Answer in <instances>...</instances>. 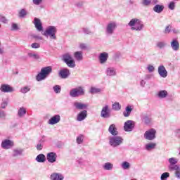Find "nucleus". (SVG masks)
Masks as SVG:
<instances>
[{"instance_id": "obj_28", "label": "nucleus", "mask_w": 180, "mask_h": 180, "mask_svg": "<svg viewBox=\"0 0 180 180\" xmlns=\"http://www.w3.org/2000/svg\"><path fill=\"white\" fill-rule=\"evenodd\" d=\"M24 150L22 148H15L13 150V157H19L23 154Z\"/></svg>"}, {"instance_id": "obj_15", "label": "nucleus", "mask_w": 180, "mask_h": 180, "mask_svg": "<svg viewBox=\"0 0 180 180\" xmlns=\"http://www.w3.org/2000/svg\"><path fill=\"white\" fill-rule=\"evenodd\" d=\"M169 165L168 167L169 171H171V169H173L172 168H175V167H179V165H176V164H178V159L175 158H171L168 159Z\"/></svg>"}, {"instance_id": "obj_50", "label": "nucleus", "mask_w": 180, "mask_h": 180, "mask_svg": "<svg viewBox=\"0 0 180 180\" xmlns=\"http://www.w3.org/2000/svg\"><path fill=\"white\" fill-rule=\"evenodd\" d=\"M19 30V27H18V24L16 23H13L11 25V30L14 31V30Z\"/></svg>"}, {"instance_id": "obj_23", "label": "nucleus", "mask_w": 180, "mask_h": 180, "mask_svg": "<svg viewBox=\"0 0 180 180\" xmlns=\"http://www.w3.org/2000/svg\"><path fill=\"white\" fill-rule=\"evenodd\" d=\"M12 146V142L9 139H6L2 141L1 143V147L2 148H4L6 150H8V148H10Z\"/></svg>"}, {"instance_id": "obj_37", "label": "nucleus", "mask_w": 180, "mask_h": 180, "mask_svg": "<svg viewBox=\"0 0 180 180\" xmlns=\"http://www.w3.org/2000/svg\"><path fill=\"white\" fill-rule=\"evenodd\" d=\"M156 47H158V49H165V47H167V44L165 41H158L156 44Z\"/></svg>"}, {"instance_id": "obj_30", "label": "nucleus", "mask_w": 180, "mask_h": 180, "mask_svg": "<svg viewBox=\"0 0 180 180\" xmlns=\"http://www.w3.org/2000/svg\"><path fill=\"white\" fill-rule=\"evenodd\" d=\"M170 171H175L174 175L176 178H177L178 179H180V167L179 166H175Z\"/></svg>"}, {"instance_id": "obj_42", "label": "nucleus", "mask_w": 180, "mask_h": 180, "mask_svg": "<svg viewBox=\"0 0 180 180\" xmlns=\"http://www.w3.org/2000/svg\"><path fill=\"white\" fill-rule=\"evenodd\" d=\"M169 178V174L168 172H165L161 174L160 179L161 180H167Z\"/></svg>"}, {"instance_id": "obj_61", "label": "nucleus", "mask_w": 180, "mask_h": 180, "mask_svg": "<svg viewBox=\"0 0 180 180\" xmlns=\"http://www.w3.org/2000/svg\"><path fill=\"white\" fill-rule=\"evenodd\" d=\"M175 133H176V134H178L179 137H180V129H176Z\"/></svg>"}, {"instance_id": "obj_5", "label": "nucleus", "mask_w": 180, "mask_h": 180, "mask_svg": "<svg viewBox=\"0 0 180 180\" xmlns=\"http://www.w3.org/2000/svg\"><path fill=\"white\" fill-rule=\"evenodd\" d=\"M84 95L85 90L84 88H82V86L72 89L70 91V96L72 98H78L79 96H84Z\"/></svg>"}, {"instance_id": "obj_19", "label": "nucleus", "mask_w": 180, "mask_h": 180, "mask_svg": "<svg viewBox=\"0 0 180 180\" xmlns=\"http://www.w3.org/2000/svg\"><path fill=\"white\" fill-rule=\"evenodd\" d=\"M34 25L37 30H38V32H41V30H43V25L41 24V21L40 20V19H39L37 18H34Z\"/></svg>"}, {"instance_id": "obj_53", "label": "nucleus", "mask_w": 180, "mask_h": 180, "mask_svg": "<svg viewBox=\"0 0 180 180\" xmlns=\"http://www.w3.org/2000/svg\"><path fill=\"white\" fill-rule=\"evenodd\" d=\"M0 22H2L3 23H7L8 20L5 16L0 15Z\"/></svg>"}, {"instance_id": "obj_48", "label": "nucleus", "mask_w": 180, "mask_h": 180, "mask_svg": "<svg viewBox=\"0 0 180 180\" xmlns=\"http://www.w3.org/2000/svg\"><path fill=\"white\" fill-rule=\"evenodd\" d=\"M142 5L144 6H149V5H151V0H143Z\"/></svg>"}, {"instance_id": "obj_55", "label": "nucleus", "mask_w": 180, "mask_h": 180, "mask_svg": "<svg viewBox=\"0 0 180 180\" xmlns=\"http://www.w3.org/2000/svg\"><path fill=\"white\" fill-rule=\"evenodd\" d=\"M171 32V25H168L166 27L165 33L168 34Z\"/></svg>"}, {"instance_id": "obj_4", "label": "nucleus", "mask_w": 180, "mask_h": 180, "mask_svg": "<svg viewBox=\"0 0 180 180\" xmlns=\"http://www.w3.org/2000/svg\"><path fill=\"white\" fill-rule=\"evenodd\" d=\"M109 144L111 147H113V148L119 147V146L123 144V138L117 135L111 136L109 138Z\"/></svg>"}, {"instance_id": "obj_64", "label": "nucleus", "mask_w": 180, "mask_h": 180, "mask_svg": "<svg viewBox=\"0 0 180 180\" xmlns=\"http://www.w3.org/2000/svg\"><path fill=\"white\" fill-rule=\"evenodd\" d=\"M35 39H39V40H42L43 38L41 37H39V36H35L34 37Z\"/></svg>"}, {"instance_id": "obj_47", "label": "nucleus", "mask_w": 180, "mask_h": 180, "mask_svg": "<svg viewBox=\"0 0 180 180\" xmlns=\"http://www.w3.org/2000/svg\"><path fill=\"white\" fill-rule=\"evenodd\" d=\"M53 91L55 94H60L61 92V86H60L59 85L54 86Z\"/></svg>"}, {"instance_id": "obj_35", "label": "nucleus", "mask_w": 180, "mask_h": 180, "mask_svg": "<svg viewBox=\"0 0 180 180\" xmlns=\"http://www.w3.org/2000/svg\"><path fill=\"white\" fill-rule=\"evenodd\" d=\"M18 115L19 117H23L26 115V108L22 107L18 110Z\"/></svg>"}, {"instance_id": "obj_32", "label": "nucleus", "mask_w": 180, "mask_h": 180, "mask_svg": "<svg viewBox=\"0 0 180 180\" xmlns=\"http://www.w3.org/2000/svg\"><path fill=\"white\" fill-rule=\"evenodd\" d=\"M36 161L37 162H46V155L43 153L38 155L36 158Z\"/></svg>"}, {"instance_id": "obj_43", "label": "nucleus", "mask_w": 180, "mask_h": 180, "mask_svg": "<svg viewBox=\"0 0 180 180\" xmlns=\"http://www.w3.org/2000/svg\"><path fill=\"white\" fill-rule=\"evenodd\" d=\"M82 31L84 33V34H92L93 32L91 30V29L88 28V27H83L82 28Z\"/></svg>"}, {"instance_id": "obj_49", "label": "nucleus", "mask_w": 180, "mask_h": 180, "mask_svg": "<svg viewBox=\"0 0 180 180\" xmlns=\"http://www.w3.org/2000/svg\"><path fill=\"white\" fill-rule=\"evenodd\" d=\"M169 9H171V11H174L175 9V2L171 1L168 6Z\"/></svg>"}, {"instance_id": "obj_57", "label": "nucleus", "mask_w": 180, "mask_h": 180, "mask_svg": "<svg viewBox=\"0 0 180 180\" xmlns=\"http://www.w3.org/2000/svg\"><path fill=\"white\" fill-rule=\"evenodd\" d=\"M37 150H38L39 151L43 150V145L41 143H38L37 145Z\"/></svg>"}, {"instance_id": "obj_56", "label": "nucleus", "mask_w": 180, "mask_h": 180, "mask_svg": "<svg viewBox=\"0 0 180 180\" xmlns=\"http://www.w3.org/2000/svg\"><path fill=\"white\" fill-rule=\"evenodd\" d=\"M6 117V113H5L4 111H0V118L5 119Z\"/></svg>"}, {"instance_id": "obj_38", "label": "nucleus", "mask_w": 180, "mask_h": 180, "mask_svg": "<svg viewBox=\"0 0 180 180\" xmlns=\"http://www.w3.org/2000/svg\"><path fill=\"white\" fill-rule=\"evenodd\" d=\"M27 15V11L25 8L21 9L18 13V18H25Z\"/></svg>"}, {"instance_id": "obj_8", "label": "nucleus", "mask_w": 180, "mask_h": 180, "mask_svg": "<svg viewBox=\"0 0 180 180\" xmlns=\"http://www.w3.org/2000/svg\"><path fill=\"white\" fill-rule=\"evenodd\" d=\"M117 27V24L115 22H109L105 28V33L106 34H109L111 36L113 33H115V30H116Z\"/></svg>"}, {"instance_id": "obj_26", "label": "nucleus", "mask_w": 180, "mask_h": 180, "mask_svg": "<svg viewBox=\"0 0 180 180\" xmlns=\"http://www.w3.org/2000/svg\"><path fill=\"white\" fill-rule=\"evenodd\" d=\"M142 122L144 124H150V123H153V118L148 117L147 114H145L142 117Z\"/></svg>"}, {"instance_id": "obj_41", "label": "nucleus", "mask_w": 180, "mask_h": 180, "mask_svg": "<svg viewBox=\"0 0 180 180\" xmlns=\"http://www.w3.org/2000/svg\"><path fill=\"white\" fill-rule=\"evenodd\" d=\"M76 141L77 144H82V143L84 142V136L79 135V136H77Z\"/></svg>"}, {"instance_id": "obj_31", "label": "nucleus", "mask_w": 180, "mask_h": 180, "mask_svg": "<svg viewBox=\"0 0 180 180\" xmlns=\"http://www.w3.org/2000/svg\"><path fill=\"white\" fill-rule=\"evenodd\" d=\"M103 168L105 171H112V169H113V164L111 162H106L103 165Z\"/></svg>"}, {"instance_id": "obj_21", "label": "nucleus", "mask_w": 180, "mask_h": 180, "mask_svg": "<svg viewBox=\"0 0 180 180\" xmlns=\"http://www.w3.org/2000/svg\"><path fill=\"white\" fill-rule=\"evenodd\" d=\"M108 131L112 134V136H117L119 132L117 131V129L116 128V125L115 124H111L108 128Z\"/></svg>"}, {"instance_id": "obj_17", "label": "nucleus", "mask_w": 180, "mask_h": 180, "mask_svg": "<svg viewBox=\"0 0 180 180\" xmlns=\"http://www.w3.org/2000/svg\"><path fill=\"white\" fill-rule=\"evenodd\" d=\"M60 120H61V117L60 115H56L50 118L48 123L49 124H57V123H60Z\"/></svg>"}, {"instance_id": "obj_18", "label": "nucleus", "mask_w": 180, "mask_h": 180, "mask_svg": "<svg viewBox=\"0 0 180 180\" xmlns=\"http://www.w3.org/2000/svg\"><path fill=\"white\" fill-rule=\"evenodd\" d=\"M108 58H109V54L106 52L100 53L98 56V60L101 64H105V63L108 61Z\"/></svg>"}, {"instance_id": "obj_39", "label": "nucleus", "mask_w": 180, "mask_h": 180, "mask_svg": "<svg viewBox=\"0 0 180 180\" xmlns=\"http://www.w3.org/2000/svg\"><path fill=\"white\" fill-rule=\"evenodd\" d=\"M112 108L113 110H120V109H122V105H120V103L115 102L114 104H112Z\"/></svg>"}, {"instance_id": "obj_20", "label": "nucleus", "mask_w": 180, "mask_h": 180, "mask_svg": "<svg viewBox=\"0 0 180 180\" xmlns=\"http://www.w3.org/2000/svg\"><path fill=\"white\" fill-rule=\"evenodd\" d=\"M74 106L78 110H84V109H86V108H88V105L80 102H75Z\"/></svg>"}, {"instance_id": "obj_6", "label": "nucleus", "mask_w": 180, "mask_h": 180, "mask_svg": "<svg viewBox=\"0 0 180 180\" xmlns=\"http://www.w3.org/2000/svg\"><path fill=\"white\" fill-rule=\"evenodd\" d=\"M63 61H64L70 68H74L76 65L75 60H74L70 53H66L63 56Z\"/></svg>"}, {"instance_id": "obj_2", "label": "nucleus", "mask_w": 180, "mask_h": 180, "mask_svg": "<svg viewBox=\"0 0 180 180\" xmlns=\"http://www.w3.org/2000/svg\"><path fill=\"white\" fill-rule=\"evenodd\" d=\"M128 25L131 27V30H136V32H140L144 28V25L141 20L137 18L131 19Z\"/></svg>"}, {"instance_id": "obj_11", "label": "nucleus", "mask_w": 180, "mask_h": 180, "mask_svg": "<svg viewBox=\"0 0 180 180\" xmlns=\"http://www.w3.org/2000/svg\"><path fill=\"white\" fill-rule=\"evenodd\" d=\"M70 75V70L68 68L61 69L58 72V75L62 79H67Z\"/></svg>"}, {"instance_id": "obj_27", "label": "nucleus", "mask_w": 180, "mask_h": 180, "mask_svg": "<svg viewBox=\"0 0 180 180\" xmlns=\"http://www.w3.org/2000/svg\"><path fill=\"white\" fill-rule=\"evenodd\" d=\"M153 11L156 13H162V12L164 11V5H160V4H156L153 7Z\"/></svg>"}, {"instance_id": "obj_52", "label": "nucleus", "mask_w": 180, "mask_h": 180, "mask_svg": "<svg viewBox=\"0 0 180 180\" xmlns=\"http://www.w3.org/2000/svg\"><path fill=\"white\" fill-rule=\"evenodd\" d=\"M147 70L149 71V72H154L155 68L152 65H149L147 67Z\"/></svg>"}, {"instance_id": "obj_14", "label": "nucleus", "mask_w": 180, "mask_h": 180, "mask_svg": "<svg viewBox=\"0 0 180 180\" xmlns=\"http://www.w3.org/2000/svg\"><path fill=\"white\" fill-rule=\"evenodd\" d=\"M0 91L4 92V94H8L9 92H13V88L10 86L9 84H1L0 87Z\"/></svg>"}, {"instance_id": "obj_12", "label": "nucleus", "mask_w": 180, "mask_h": 180, "mask_svg": "<svg viewBox=\"0 0 180 180\" xmlns=\"http://www.w3.org/2000/svg\"><path fill=\"white\" fill-rule=\"evenodd\" d=\"M46 160L48 162L53 164V162H56V161H57V153L54 152L49 153L46 155Z\"/></svg>"}, {"instance_id": "obj_58", "label": "nucleus", "mask_w": 180, "mask_h": 180, "mask_svg": "<svg viewBox=\"0 0 180 180\" xmlns=\"http://www.w3.org/2000/svg\"><path fill=\"white\" fill-rule=\"evenodd\" d=\"M6 106H8V103H6V101L3 102L1 105L2 109H5Z\"/></svg>"}, {"instance_id": "obj_54", "label": "nucleus", "mask_w": 180, "mask_h": 180, "mask_svg": "<svg viewBox=\"0 0 180 180\" xmlns=\"http://www.w3.org/2000/svg\"><path fill=\"white\" fill-rule=\"evenodd\" d=\"M32 2L34 5H40L43 2V0H32Z\"/></svg>"}, {"instance_id": "obj_60", "label": "nucleus", "mask_w": 180, "mask_h": 180, "mask_svg": "<svg viewBox=\"0 0 180 180\" xmlns=\"http://www.w3.org/2000/svg\"><path fill=\"white\" fill-rule=\"evenodd\" d=\"M160 3V1L158 0H151V4L152 5H158V4Z\"/></svg>"}, {"instance_id": "obj_29", "label": "nucleus", "mask_w": 180, "mask_h": 180, "mask_svg": "<svg viewBox=\"0 0 180 180\" xmlns=\"http://www.w3.org/2000/svg\"><path fill=\"white\" fill-rule=\"evenodd\" d=\"M132 110H133V108L130 107V105L127 106L125 108V111H124L123 112V115L124 116V117H129Z\"/></svg>"}, {"instance_id": "obj_62", "label": "nucleus", "mask_w": 180, "mask_h": 180, "mask_svg": "<svg viewBox=\"0 0 180 180\" xmlns=\"http://www.w3.org/2000/svg\"><path fill=\"white\" fill-rule=\"evenodd\" d=\"M144 85H146V81L141 80V86H144Z\"/></svg>"}, {"instance_id": "obj_45", "label": "nucleus", "mask_w": 180, "mask_h": 180, "mask_svg": "<svg viewBox=\"0 0 180 180\" xmlns=\"http://www.w3.org/2000/svg\"><path fill=\"white\" fill-rule=\"evenodd\" d=\"M28 56L31 58H34L35 60H39V58H40V56L38 54L33 53H29Z\"/></svg>"}, {"instance_id": "obj_44", "label": "nucleus", "mask_w": 180, "mask_h": 180, "mask_svg": "<svg viewBox=\"0 0 180 180\" xmlns=\"http://www.w3.org/2000/svg\"><path fill=\"white\" fill-rule=\"evenodd\" d=\"M122 168H123V169H129V168H130V163H129V162H124L122 164Z\"/></svg>"}, {"instance_id": "obj_59", "label": "nucleus", "mask_w": 180, "mask_h": 180, "mask_svg": "<svg viewBox=\"0 0 180 180\" xmlns=\"http://www.w3.org/2000/svg\"><path fill=\"white\" fill-rule=\"evenodd\" d=\"M79 48L82 50H85V49H86V44H80Z\"/></svg>"}, {"instance_id": "obj_10", "label": "nucleus", "mask_w": 180, "mask_h": 180, "mask_svg": "<svg viewBox=\"0 0 180 180\" xmlns=\"http://www.w3.org/2000/svg\"><path fill=\"white\" fill-rule=\"evenodd\" d=\"M135 123L133 120H127L124 124V131H132L134 129Z\"/></svg>"}, {"instance_id": "obj_40", "label": "nucleus", "mask_w": 180, "mask_h": 180, "mask_svg": "<svg viewBox=\"0 0 180 180\" xmlns=\"http://www.w3.org/2000/svg\"><path fill=\"white\" fill-rule=\"evenodd\" d=\"M102 92V90L99 88H95V87H91L90 89V93L94 94H99Z\"/></svg>"}, {"instance_id": "obj_51", "label": "nucleus", "mask_w": 180, "mask_h": 180, "mask_svg": "<svg viewBox=\"0 0 180 180\" xmlns=\"http://www.w3.org/2000/svg\"><path fill=\"white\" fill-rule=\"evenodd\" d=\"M31 47H32V49H39L40 44L34 42V43L32 44Z\"/></svg>"}, {"instance_id": "obj_9", "label": "nucleus", "mask_w": 180, "mask_h": 180, "mask_svg": "<svg viewBox=\"0 0 180 180\" xmlns=\"http://www.w3.org/2000/svg\"><path fill=\"white\" fill-rule=\"evenodd\" d=\"M112 116L110 113V108H109V105H106L103 107L101 112V117L103 119H109Z\"/></svg>"}, {"instance_id": "obj_25", "label": "nucleus", "mask_w": 180, "mask_h": 180, "mask_svg": "<svg viewBox=\"0 0 180 180\" xmlns=\"http://www.w3.org/2000/svg\"><path fill=\"white\" fill-rule=\"evenodd\" d=\"M117 72L115 68H108L106 70V75L108 77H115L116 75Z\"/></svg>"}, {"instance_id": "obj_22", "label": "nucleus", "mask_w": 180, "mask_h": 180, "mask_svg": "<svg viewBox=\"0 0 180 180\" xmlns=\"http://www.w3.org/2000/svg\"><path fill=\"white\" fill-rule=\"evenodd\" d=\"M50 178L51 180H64V176L60 173H53Z\"/></svg>"}, {"instance_id": "obj_33", "label": "nucleus", "mask_w": 180, "mask_h": 180, "mask_svg": "<svg viewBox=\"0 0 180 180\" xmlns=\"http://www.w3.org/2000/svg\"><path fill=\"white\" fill-rule=\"evenodd\" d=\"M155 147H157V143H149L145 146V148L146 150H147V151H150V150H154Z\"/></svg>"}, {"instance_id": "obj_7", "label": "nucleus", "mask_w": 180, "mask_h": 180, "mask_svg": "<svg viewBox=\"0 0 180 180\" xmlns=\"http://www.w3.org/2000/svg\"><path fill=\"white\" fill-rule=\"evenodd\" d=\"M156 134L157 130H155L154 128H151L144 133L143 137L146 140L153 141V140H155L157 138Z\"/></svg>"}, {"instance_id": "obj_24", "label": "nucleus", "mask_w": 180, "mask_h": 180, "mask_svg": "<svg viewBox=\"0 0 180 180\" xmlns=\"http://www.w3.org/2000/svg\"><path fill=\"white\" fill-rule=\"evenodd\" d=\"M171 47L174 51L179 50V42L176 39H173L171 42Z\"/></svg>"}, {"instance_id": "obj_63", "label": "nucleus", "mask_w": 180, "mask_h": 180, "mask_svg": "<svg viewBox=\"0 0 180 180\" xmlns=\"http://www.w3.org/2000/svg\"><path fill=\"white\" fill-rule=\"evenodd\" d=\"M172 32L175 34L179 33V31H178L177 30H172Z\"/></svg>"}, {"instance_id": "obj_1", "label": "nucleus", "mask_w": 180, "mask_h": 180, "mask_svg": "<svg viewBox=\"0 0 180 180\" xmlns=\"http://www.w3.org/2000/svg\"><path fill=\"white\" fill-rule=\"evenodd\" d=\"M51 72H53V68L51 66L42 68L41 72L36 77L37 81H44Z\"/></svg>"}, {"instance_id": "obj_3", "label": "nucleus", "mask_w": 180, "mask_h": 180, "mask_svg": "<svg viewBox=\"0 0 180 180\" xmlns=\"http://www.w3.org/2000/svg\"><path fill=\"white\" fill-rule=\"evenodd\" d=\"M57 33V27L54 26H49L44 33L43 34L45 37H49L51 40H56L57 37L56 34Z\"/></svg>"}, {"instance_id": "obj_13", "label": "nucleus", "mask_w": 180, "mask_h": 180, "mask_svg": "<svg viewBox=\"0 0 180 180\" xmlns=\"http://www.w3.org/2000/svg\"><path fill=\"white\" fill-rule=\"evenodd\" d=\"M158 72L162 78H167L168 77V72H167V69H165V66L163 65L158 67Z\"/></svg>"}, {"instance_id": "obj_36", "label": "nucleus", "mask_w": 180, "mask_h": 180, "mask_svg": "<svg viewBox=\"0 0 180 180\" xmlns=\"http://www.w3.org/2000/svg\"><path fill=\"white\" fill-rule=\"evenodd\" d=\"M167 96H168V92H167V91L165 90H162L158 93V97L162 99L164 98H167Z\"/></svg>"}, {"instance_id": "obj_34", "label": "nucleus", "mask_w": 180, "mask_h": 180, "mask_svg": "<svg viewBox=\"0 0 180 180\" xmlns=\"http://www.w3.org/2000/svg\"><path fill=\"white\" fill-rule=\"evenodd\" d=\"M75 60L77 61H82V51H76L74 54Z\"/></svg>"}, {"instance_id": "obj_16", "label": "nucleus", "mask_w": 180, "mask_h": 180, "mask_svg": "<svg viewBox=\"0 0 180 180\" xmlns=\"http://www.w3.org/2000/svg\"><path fill=\"white\" fill-rule=\"evenodd\" d=\"M87 116L88 111H86V110H84L77 115V122H82V120H85V119H86Z\"/></svg>"}, {"instance_id": "obj_46", "label": "nucleus", "mask_w": 180, "mask_h": 180, "mask_svg": "<svg viewBox=\"0 0 180 180\" xmlns=\"http://www.w3.org/2000/svg\"><path fill=\"white\" fill-rule=\"evenodd\" d=\"M30 91V87L29 86H24L22 88H21L20 89V92L22 94H27V92H29Z\"/></svg>"}]
</instances>
